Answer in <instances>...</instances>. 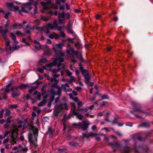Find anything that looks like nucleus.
Segmentation results:
<instances>
[{"instance_id":"4c0bfd02","label":"nucleus","mask_w":153,"mask_h":153,"mask_svg":"<svg viewBox=\"0 0 153 153\" xmlns=\"http://www.w3.org/2000/svg\"><path fill=\"white\" fill-rule=\"evenodd\" d=\"M10 35L13 40H16V38L15 35L12 32L10 33Z\"/></svg>"},{"instance_id":"0e129e2a","label":"nucleus","mask_w":153,"mask_h":153,"mask_svg":"<svg viewBox=\"0 0 153 153\" xmlns=\"http://www.w3.org/2000/svg\"><path fill=\"white\" fill-rule=\"evenodd\" d=\"M11 138L13 141H14L16 140L15 135L13 134V133H12L11 135Z\"/></svg>"},{"instance_id":"f3484780","label":"nucleus","mask_w":153,"mask_h":153,"mask_svg":"<svg viewBox=\"0 0 153 153\" xmlns=\"http://www.w3.org/2000/svg\"><path fill=\"white\" fill-rule=\"evenodd\" d=\"M28 119L25 118L24 120V124L23 126V130L26 129L29 126V123L27 122Z\"/></svg>"},{"instance_id":"393cba45","label":"nucleus","mask_w":153,"mask_h":153,"mask_svg":"<svg viewBox=\"0 0 153 153\" xmlns=\"http://www.w3.org/2000/svg\"><path fill=\"white\" fill-rule=\"evenodd\" d=\"M130 112L133 113L135 116L137 117L138 118H141V117L140 115H138L137 113L136 112H137V111L134 110V108L133 110H131Z\"/></svg>"},{"instance_id":"0eeeda50","label":"nucleus","mask_w":153,"mask_h":153,"mask_svg":"<svg viewBox=\"0 0 153 153\" xmlns=\"http://www.w3.org/2000/svg\"><path fill=\"white\" fill-rule=\"evenodd\" d=\"M42 82H38V80H36L35 82H33V84H36V86H32L31 87L30 89H29L28 90V92L29 93H31L34 90H35L36 88H38V86L42 83Z\"/></svg>"},{"instance_id":"a18cd8bd","label":"nucleus","mask_w":153,"mask_h":153,"mask_svg":"<svg viewBox=\"0 0 153 153\" xmlns=\"http://www.w3.org/2000/svg\"><path fill=\"white\" fill-rule=\"evenodd\" d=\"M67 150V149L66 148H63L62 149H58V151L60 153L66 152Z\"/></svg>"},{"instance_id":"58836bf2","label":"nucleus","mask_w":153,"mask_h":153,"mask_svg":"<svg viewBox=\"0 0 153 153\" xmlns=\"http://www.w3.org/2000/svg\"><path fill=\"white\" fill-rule=\"evenodd\" d=\"M79 70L82 72V71H83V70H85V69H84V67H83V66L82 65V64L81 63H80L79 64Z\"/></svg>"},{"instance_id":"9d476101","label":"nucleus","mask_w":153,"mask_h":153,"mask_svg":"<svg viewBox=\"0 0 153 153\" xmlns=\"http://www.w3.org/2000/svg\"><path fill=\"white\" fill-rule=\"evenodd\" d=\"M28 3H29L30 6H31L32 4H34L35 6V9L34 10V13H32L34 15L35 13H37V2H35L33 1H31L29 2H27Z\"/></svg>"},{"instance_id":"6e6d98bb","label":"nucleus","mask_w":153,"mask_h":153,"mask_svg":"<svg viewBox=\"0 0 153 153\" xmlns=\"http://www.w3.org/2000/svg\"><path fill=\"white\" fill-rule=\"evenodd\" d=\"M10 14V13L9 12H8L7 13H6L4 16V18L6 19H8L9 15Z\"/></svg>"},{"instance_id":"412c9836","label":"nucleus","mask_w":153,"mask_h":153,"mask_svg":"<svg viewBox=\"0 0 153 153\" xmlns=\"http://www.w3.org/2000/svg\"><path fill=\"white\" fill-rule=\"evenodd\" d=\"M64 61V59L62 57H59L56 58L55 59V61L57 62H59V63H62Z\"/></svg>"},{"instance_id":"37998d69","label":"nucleus","mask_w":153,"mask_h":153,"mask_svg":"<svg viewBox=\"0 0 153 153\" xmlns=\"http://www.w3.org/2000/svg\"><path fill=\"white\" fill-rule=\"evenodd\" d=\"M50 92L52 95H55L56 94V92L55 91L54 88H51Z\"/></svg>"},{"instance_id":"bb28decb","label":"nucleus","mask_w":153,"mask_h":153,"mask_svg":"<svg viewBox=\"0 0 153 153\" xmlns=\"http://www.w3.org/2000/svg\"><path fill=\"white\" fill-rule=\"evenodd\" d=\"M74 45L78 49H79L81 46L80 40L76 42L74 44Z\"/></svg>"},{"instance_id":"f8f14e48","label":"nucleus","mask_w":153,"mask_h":153,"mask_svg":"<svg viewBox=\"0 0 153 153\" xmlns=\"http://www.w3.org/2000/svg\"><path fill=\"white\" fill-rule=\"evenodd\" d=\"M72 114L73 115H76L77 118L80 120H82L83 117L82 115L80 114L78 112L75 111V109L73 110Z\"/></svg>"},{"instance_id":"7c9ffc66","label":"nucleus","mask_w":153,"mask_h":153,"mask_svg":"<svg viewBox=\"0 0 153 153\" xmlns=\"http://www.w3.org/2000/svg\"><path fill=\"white\" fill-rule=\"evenodd\" d=\"M39 130L37 128H36L35 130H33V134L34 137H37L38 135Z\"/></svg>"},{"instance_id":"c03bdc74","label":"nucleus","mask_w":153,"mask_h":153,"mask_svg":"<svg viewBox=\"0 0 153 153\" xmlns=\"http://www.w3.org/2000/svg\"><path fill=\"white\" fill-rule=\"evenodd\" d=\"M58 22L59 24L60 25H62L65 23V20H63L61 19H59Z\"/></svg>"},{"instance_id":"052dcab7","label":"nucleus","mask_w":153,"mask_h":153,"mask_svg":"<svg viewBox=\"0 0 153 153\" xmlns=\"http://www.w3.org/2000/svg\"><path fill=\"white\" fill-rule=\"evenodd\" d=\"M30 143H32L33 145L35 146V148H36L38 146V145L36 144V143L33 141H32L31 142H30Z\"/></svg>"},{"instance_id":"2eb2a0df","label":"nucleus","mask_w":153,"mask_h":153,"mask_svg":"<svg viewBox=\"0 0 153 153\" xmlns=\"http://www.w3.org/2000/svg\"><path fill=\"white\" fill-rule=\"evenodd\" d=\"M3 27L0 26V33L1 34H5L7 35V33L9 32L8 28H5V29L3 30L2 29Z\"/></svg>"},{"instance_id":"338daca9","label":"nucleus","mask_w":153,"mask_h":153,"mask_svg":"<svg viewBox=\"0 0 153 153\" xmlns=\"http://www.w3.org/2000/svg\"><path fill=\"white\" fill-rule=\"evenodd\" d=\"M11 112L10 110H7L5 113V114L6 116H9L10 115Z\"/></svg>"},{"instance_id":"49530a36","label":"nucleus","mask_w":153,"mask_h":153,"mask_svg":"<svg viewBox=\"0 0 153 153\" xmlns=\"http://www.w3.org/2000/svg\"><path fill=\"white\" fill-rule=\"evenodd\" d=\"M59 86H60L59 85L53 83L52 84L51 87L53 88H59Z\"/></svg>"},{"instance_id":"a878e982","label":"nucleus","mask_w":153,"mask_h":153,"mask_svg":"<svg viewBox=\"0 0 153 153\" xmlns=\"http://www.w3.org/2000/svg\"><path fill=\"white\" fill-rule=\"evenodd\" d=\"M40 49L44 50V51L46 50H48V49H49L48 48V46L46 45H40Z\"/></svg>"},{"instance_id":"6ab92c4d","label":"nucleus","mask_w":153,"mask_h":153,"mask_svg":"<svg viewBox=\"0 0 153 153\" xmlns=\"http://www.w3.org/2000/svg\"><path fill=\"white\" fill-rule=\"evenodd\" d=\"M20 94L19 91H14L12 92L11 95L13 97L15 98L19 96Z\"/></svg>"},{"instance_id":"c85d7f7f","label":"nucleus","mask_w":153,"mask_h":153,"mask_svg":"<svg viewBox=\"0 0 153 153\" xmlns=\"http://www.w3.org/2000/svg\"><path fill=\"white\" fill-rule=\"evenodd\" d=\"M70 97L71 99L74 100L76 102H78L79 101V99L78 98L76 97H73V95L71 93H70Z\"/></svg>"},{"instance_id":"c9c22d12","label":"nucleus","mask_w":153,"mask_h":153,"mask_svg":"<svg viewBox=\"0 0 153 153\" xmlns=\"http://www.w3.org/2000/svg\"><path fill=\"white\" fill-rule=\"evenodd\" d=\"M28 139L29 142H31L33 139V134L31 133H29L28 134Z\"/></svg>"},{"instance_id":"603ef678","label":"nucleus","mask_w":153,"mask_h":153,"mask_svg":"<svg viewBox=\"0 0 153 153\" xmlns=\"http://www.w3.org/2000/svg\"><path fill=\"white\" fill-rule=\"evenodd\" d=\"M33 120L30 121V123H29V126L30 127L34 128L35 127L33 126Z\"/></svg>"},{"instance_id":"b1692460","label":"nucleus","mask_w":153,"mask_h":153,"mask_svg":"<svg viewBox=\"0 0 153 153\" xmlns=\"http://www.w3.org/2000/svg\"><path fill=\"white\" fill-rule=\"evenodd\" d=\"M65 16V14L64 12L62 13H59L58 14V17L59 18H63L65 19L66 18Z\"/></svg>"},{"instance_id":"8fccbe9b","label":"nucleus","mask_w":153,"mask_h":153,"mask_svg":"<svg viewBox=\"0 0 153 153\" xmlns=\"http://www.w3.org/2000/svg\"><path fill=\"white\" fill-rule=\"evenodd\" d=\"M118 118L117 117L114 118V120L112 122V124H117V121Z\"/></svg>"},{"instance_id":"bf43d9fd","label":"nucleus","mask_w":153,"mask_h":153,"mask_svg":"<svg viewBox=\"0 0 153 153\" xmlns=\"http://www.w3.org/2000/svg\"><path fill=\"white\" fill-rule=\"evenodd\" d=\"M42 20L44 21H47L48 20V19L45 17H42L39 20V21Z\"/></svg>"},{"instance_id":"cd10ccee","label":"nucleus","mask_w":153,"mask_h":153,"mask_svg":"<svg viewBox=\"0 0 153 153\" xmlns=\"http://www.w3.org/2000/svg\"><path fill=\"white\" fill-rule=\"evenodd\" d=\"M64 44L63 43H59L56 44V47H55L57 50V48H59L60 49H62L63 46H64Z\"/></svg>"},{"instance_id":"4468645a","label":"nucleus","mask_w":153,"mask_h":153,"mask_svg":"<svg viewBox=\"0 0 153 153\" xmlns=\"http://www.w3.org/2000/svg\"><path fill=\"white\" fill-rule=\"evenodd\" d=\"M73 36H74V37L73 39L70 37L68 38L67 40L68 42L72 43H74V40H76L77 41V42L79 40V37L77 36L76 35L74 36V35Z\"/></svg>"},{"instance_id":"e433bc0d","label":"nucleus","mask_w":153,"mask_h":153,"mask_svg":"<svg viewBox=\"0 0 153 153\" xmlns=\"http://www.w3.org/2000/svg\"><path fill=\"white\" fill-rule=\"evenodd\" d=\"M66 28L67 30L69 29H72V25H71L70 23H69L67 24L66 26Z\"/></svg>"},{"instance_id":"864d4df0","label":"nucleus","mask_w":153,"mask_h":153,"mask_svg":"<svg viewBox=\"0 0 153 153\" xmlns=\"http://www.w3.org/2000/svg\"><path fill=\"white\" fill-rule=\"evenodd\" d=\"M7 6L8 7H10L13 8V5L12 3H8L7 4Z\"/></svg>"},{"instance_id":"ddd939ff","label":"nucleus","mask_w":153,"mask_h":153,"mask_svg":"<svg viewBox=\"0 0 153 153\" xmlns=\"http://www.w3.org/2000/svg\"><path fill=\"white\" fill-rule=\"evenodd\" d=\"M12 26H9L10 27H11ZM23 27V25L22 23L19 24L18 22H15L14 23L12 26V27H13V29H15L17 28H21V27Z\"/></svg>"},{"instance_id":"4be33fe9","label":"nucleus","mask_w":153,"mask_h":153,"mask_svg":"<svg viewBox=\"0 0 153 153\" xmlns=\"http://www.w3.org/2000/svg\"><path fill=\"white\" fill-rule=\"evenodd\" d=\"M29 87V85L28 84H22L19 86V88L22 89H23Z\"/></svg>"},{"instance_id":"39448f33","label":"nucleus","mask_w":153,"mask_h":153,"mask_svg":"<svg viewBox=\"0 0 153 153\" xmlns=\"http://www.w3.org/2000/svg\"><path fill=\"white\" fill-rule=\"evenodd\" d=\"M21 8L22 12L26 13H28V11L31 10L32 9L31 6H30L29 3L27 2L24 3L22 5Z\"/></svg>"},{"instance_id":"13d9d810","label":"nucleus","mask_w":153,"mask_h":153,"mask_svg":"<svg viewBox=\"0 0 153 153\" xmlns=\"http://www.w3.org/2000/svg\"><path fill=\"white\" fill-rule=\"evenodd\" d=\"M55 98L54 95H52L50 97V99H49V100L51 101L50 102H52L53 101Z\"/></svg>"},{"instance_id":"3c124183","label":"nucleus","mask_w":153,"mask_h":153,"mask_svg":"<svg viewBox=\"0 0 153 153\" xmlns=\"http://www.w3.org/2000/svg\"><path fill=\"white\" fill-rule=\"evenodd\" d=\"M53 34L55 39H57L59 38V36L58 34H57L56 33H53Z\"/></svg>"},{"instance_id":"5fc2aeb1","label":"nucleus","mask_w":153,"mask_h":153,"mask_svg":"<svg viewBox=\"0 0 153 153\" xmlns=\"http://www.w3.org/2000/svg\"><path fill=\"white\" fill-rule=\"evenodd\" d=\"M47 132H48L51 135H52L53 134L52 130L51 129L50 127L48 128Z\"/></svg>"},{"instance_id":"4d7b16f0","label":"nucleus","mask_w":153,"mask_h":153,"mask_svg":"<svg viewBox=\"0 0 153 153\" xmlns=\"http://www.w3.org/2000/svg\"><path fill=\"white\" fill-rule=\"evenodd\" d=\"M18 107V106L17 105H10V108H16Z\"/></svg>"},{"instance_id":"7ed1b4c3","label":"nucleus","mask_w":153,"mask_h":153,"mask_svg":"<svg viewBox=\"0 0 153 153\" xmlns=\"http://www.w3.org/2000/svg\"><path fill=\"white\" fill-rule=\"evenodd\" d=\"M131 104L133 108L134 109V110L137 111L138 113L140 112L143 113H146L145 111L140 109L142 107L140 104L134 102H132Z\"/></svg>"},{"instance_id":"f03ea898","label":"nucleus","mask_w":153,"mask_h":153,"mask_svg":"<svg viewBox=\"0 0 153 153\" xmlns=\"http://www.w3.org/2000/svg\"><path fill=\"white\" fill-rule=\"evenodd\" d=\"M141 146L140 145L137 146L135 144L132 148H130L128 146H126L123 148V153H130L131 151L135 153H139V150Z\"/></svg>"},{"instance_id":"473e14b6","label":"nucleus","mask_w":153,"mask_h":153,"mask_svg":"<svg viewBox=\"0 0 153 153\" xmlns=\"http://www.w3.org/2000/svg\"><path fill=\"white\" fill-rule=\"evenodd\" d=\"M46 86V85H44L41 89V91L42 93V95H43L45 93H46V91L44 89L45 88Z\"/></svg>"},{"instance_id":"a211bd4d","label":"nucleus","mask_w":153,"mask_h":153,"mask_svg":"<svg viewBox=\"0 0 153 153\" xmlns=\"http://www.w3.org/2000/svg\"><path fill=\"white\" fill-rule=\"evenodd\" d=\"M69 144L73 147H76L79 146V143L74 141H72L69 143Z\"/></svg>"},{"instance_id":"1a4fd4ad","label":"nucleus","mask_w":153,"mask_h":153,"mask_svg":"<svg viewBox=\"0 0 153 153\" xmlns=\"http://www.w3.org/2000/svg\"><path fill=\"white\" fill-rule=\"evenodd\" d=\"M108 145L111 146L113 149L114 147L118 149L120 147V145L117 142H109L108 143Z\"/></svg>"},{"instance_id":"423d86ee","label":"nucleus","mask_w":153,"mask_h":153,"mask_svg":"<svg viewBox=\"0 0 153 153\" xmlns=\"http://www.w3.org/2000/svg\"><path fill=\"white\" fill-rule=\"evenodd\" d=\"M53 49L54 51L55 52V56L57 58L59 57H62V56H65V54L63 52L61 51H59L55 47H53Z\"/></svg>"},{"instance_id":"774afa93","label":"nucleus","mask_w":153,"mask_h":153,"mask_svg":"<svg viewBox=\"0 0 153 153\" xmlns=\"http://www.w3.org/2000/svg\"><path fill=\"white\" fill-rule=\"evenodd\" d=\"M101 17L102 16L101 15H99L98 14H97L95 16V17L96 19H100V18H101Z\"/></svg>"},{"instance_id":"de8ad7c7","label":"nucleus","mask_w":153,"mask_h":153,"mask_svg":"<svg viewBox=\"0 0 153 153\" xmlns=\"http://www.w3.org/2000/svg\"><path fill=\"white\" fill-rule=\"evenodd\" d=\"M1 35L4 40H6L8 39L7 35L5 34H1Z\"/></svg>"},{"instance_id":"2f4dec72","label":"nucleus","mask_w":153,"mask_h":153,"mask_svg":"<svg viewBox=\"0 0 153 153\" xmlns=\"http://www.w3.org/2000/svg\"><path fill=\"white\" fill-rule=\"evenodd\" d=\"M19 147L20 148L21 150L25 152H26L28 150L27 147H26L23 148L22 146L21 145H19Z\"/></svg>"},{"instance_id":"5701e85b","label":"nucleus","mask_w":153,"mask_h":153,"mask_svg":"<svg viewBox=\"0 0 153 153\" xmlns=\"http://www.w3.org/2000/svg\"><path fill=\"white\" fill-rule=\"evenodd\" d=\"M81 123H74L73 124L72 126L73 127L76 128H78L81 126Z\"/></svg>"},{"instance_id":"a19ab883","label":"nucleus","mask_w":153,"mask_h":153,"mask_svg":"<svg viewBox=\"0 0 153 153\" xmlns=\"http://www.w3.org/2000/svg\"><path fill=\"white\" fill-rule=\"evenodd\" d=\"M57 91L56 94H57L59 95H60L62 92V89L61 87L59 86V88H57Z\"/></svg>"},{"instance_id":"9b49d317","label":"nucleus","mask_w":153,"mask_h":153,"mask_svg":"<svg viewBox=\"0 0 153 153\" xmlns=\"http://www.w3.org/2000/svg\"><path fill=\"white\" fill-rule=\"evenodd\" d=\"M67 52L69 54L72 55L74 54L76 56H78V52H76L74 50V48L72 47H70L68 49H67Z\"/></svg>"},{"instance_id":"09e8293b","label":"nucleus","mask_w":153,"mask_h":153,"mask_svg":"<svg viewBox=\"0 0 153 153\" xmlns=\"http://www.w3.org/2000/svg\"><path fill=\"white\" fill-rule=\"evenodd\" d=\"M15 34L16 35H23L24 36L25 35V33H22L20 31H17L15 33Z\"/></svg>"},{"instance_id":"f257e3e1","label":"nucleus","mask_w":153,"mask_h":153,"mask_svg":"<svg viewBox=\"0 0 153 153\" xmlns=\"http://www.w3.org/2000/svg\"><path fill=\"white\" fill-rule=\"evenodd\" d=\"M63 108H65L66 110L68 109L66 103L61 104L59 105H58L53 111L54 115L57 117L58 116L59 114L62 115L63 114L62 111Z\"/></svg>"},{"instance_id":"dca6fc26","label":"nucleus","mask_w":153,"mask_h":153,"mask_svg":"<svg viewBox=\"0 0 153 153\" xmlns=\"http://www.w3.org/2000/svg\"><path fill=\"white\" fill-rule=\"evenodd\" d=\"M149 126V123L148 122H142L139 125V127H144L145 128L148 127Z\"/></svg>"},{"instance_id":"20e7f679","label":"nucleus","mask_w":153,"mask_h":153,"mask_svg":"<svg viewBox=\"0 0 153 153\" xmlns=\"http://www.w3.org/2000/svg\"><path fill=\"white\" fill-rule=\"evenodd\" d=\"M81 72L82 75L85 77V83L87 84H88V82H90V80L91 78L89 76L88 71L87 69H85Z\"/></svg>"},{"instance_id":"c756f323","label":"nucleus","mask_w":153,"mask_h":153,"mask_svg":"<svg viewBox=\"0 0 153 153\" xmlns=\"http://www.w3.org/2000/svg\"><path fill=\"white\" fill-rule=\"evenodd\" d=\"M47 103L46 100L44 99L41 102H40L38 104V105L39 107H42L45 105Z\"/></svg>"},{"instance_id":"aec40b11","label":"nucleus","mask_w":153,"mask_h":153,"mask_svg":"<svg viewBox=\"0 0 153 153\" xmlns=\"http://www.w3.org/2000/svg\"><path fill=\"white\" fill-rule=\"evenodd\" d=\"M19 48L20 47L19 45L13 46L12 47L10 46V48H9V49L10 51L13 52L14 50H18Z\"/></svg>"},{"instance_id":"79ce46f5","label":"nucleus","mask_w":153,"mask_h":153,"mask_svg":"<svg viewBox=\"0 0 153 153\" xmlns=\"http://www.w3.org/2000/svg\"><path fill=\"white\" fill-rule=\"evenodd\" d=\"M101 97L102 100H104V99H109V97H108V95L107 94H103L101 96Z\"/></svg>"},{"instance_id":"6e6552de","label":"nucleus","mask_w":153,"mask_h":153,"mask_svg":"<svg viewBox=\"0 0 153 153\" xmlns=\"http://www.w3.org/2000/svg\"><path fill=\"white\" fill-rule=\"evenodd\" d=\"M82 127L81 129L83 131H86L88 128L89 124L86 121H83L81 123V126Z\"/></svg>"},{"instance_id":"e2e57ef3","label":"nucleus","mask_w":153,"mask_h":153,"mask_svg":"<svg viewBox=\"0 0 153 153\" xmlns=\"http://www.w3.org/2000/svg\"><path fill=\"white\" fill-rule=\"evenodd\" d=\"M36 29L37 30H40L41 31H44V30L43 28H42L40 27H36Z\"/></svg>"},{"instance_id":"72a5a7b5","label":"nucleus","mask_w":153,"mask_h":153,"mask_svg":"<svg viewBox=\"0 0 153 153\" xmlns=\"http://www.w3.org/2000/svg\"><path fill=\"white\" fill-rule=\"evenodd\" d=\"M57 62H54L53 63H51L50 64H48L47 66V67L50 68L52 66H55L56 65Z\"/></svg>"},{"instance_id":"680f3d73","label":"nucleus","mask_w":153,"mask_h":153,"mask_svg":"<svg viewBox=\"0 0 153 153\" xmlns=\"http://www.w3.org/2000/svg\"><path fill=\"white\" fill-rule=\"evenodd\" d=\"M71 107L74 108V110H75V111H76V106L75 104L74 103H71Z\"/></svg>"},{"instance_id":"69168bd1","label":"nucleus","mask_w":153,"mask_h":153,"mask_svg":"<svg viewBox=\"0 0 153 153\" xmlns=\"http://www.w3.org/2000/svg\"><path fill=\"white\" fill-rule=\"evenodd\" d=\"M60 35L63 38H65V33L64 32H63L62 31H61V32H60Z\"/></svg>"},{"instance_id":"f704fd0d","label":"nucleus","mask_w":153,"mask_h":153,"mask_svg":"<svg viewBox=\"0 0 153 153\" xmlns=\"http://www.w3.org/2000/svg\"><path fill=\"white\" fill-rule=\"evenodd\" d=\"M54 27V26L52 24L48 23L47 25V29H53Z\"/></svg>"},{"instance_id":"ea45409f","label":"nucleus","mask_w":153,"mask_h":153,"mask_svg":"<svg viewBox=\"0 0 153 153\" xmlns=\"http://www.w3.org/2000/svg\"><path fill=\"white\" fill-rule=\"evenodd\" d=\"M44 54L46 56H50L51 55V53L49 51V49L46 50L44 51Z\"/></svg>"}]
</instances>
